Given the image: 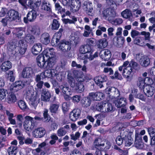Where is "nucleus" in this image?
<instances>
[{
    "label": "nucleus",
    "mask_w": 155,
    "mask_h": 155,
    "mask_svg": "<svg viewBox=\"0 0 155 155\" xmlns=\"http://www.w3.org/2000/svg\"><path fill=\"white\" fill-rule=\"evenodd\" d=\"M16 35L18 38H21L23 35V31L21 28H17L16 30Z\"/></svg>",
    "instance_id": "nucleus-55"
},
{
    "label": "nucleus",
    "mask_w": 155,
    "mask_h": 155,
    "mask_svg": "<svg viewBox=\"0 0 155 155\" xmlns=\"http://www.w3.org/2000/svg\"><path fill=\"white\" fill-rule=\"evenodd\" d=\"M150 137V145L152 147H155V135Z\"/></svg>",
    "instance_id": "nucleus-64"
},
{
    "label": "nucleus",
    "mask_w": 155,
    "mask_h": 155,
    "mask_svg": "<svg viewBox=\"0 0 155 155\" xmlns=\"http://www.w3.org/2000/svg\"><path fill=\"white\" fill-rule=\"evenodd\" d=\"M94 50L93 49L86 51L83 54H81V56H80V58L81 59H88L90 61L92 60L94 58L97 57L98 56V53L95 52L93 54Z\"/></svg>",
    "instance_id": "nucleus-6"
},
{
    "label": "nucleus",
    "mask_w": 155,
    "mask_h": 155,
    "mask_svg": "<svg viewBox=\"0 0 155 155\" xmlns=\"http://www.w3.org/2000/svg\"><path fill=\"white\" fill-rule=\"evenodd\" d=\"M7 151L9 155H16L18 152V147L15 146H11L8 148Z\"/></svg>",
    "instance_id": "nucleus-38"
},
{
    "label": "nucleus",
    "mask_w": 155,
    "mask_h": 155,
    "mask_svg": "<svg viewBox=\"0 0 155 155\" xmlns=\"http://www.w3.org/2000/svg\"><path fill=\"white\" fill-rule=\"evenodd\" d=\"M72 74L74 78H82L84 80V81H85L86 82L91 80V78H89L87 76H84L82 72L74 70L72 71Z\"/></svg>",
    "instance_id": "nucleus-21"
},
{
    "label": "nucleus",
    "mask_w": 155,
    "mask_h": 155,
    "mask_svg": "<svg viewBox=\"0 0 155 155\" xmlns=\"http://www.w3.org/2000/svg\"><path fill=\"white\" fill-rule=\"evenodd\" d=\"M51 97L50 93L48 91H45L41 95L42 100L44 101H48Z\"/></svg>",
    "instance_id": "nucleus-40"
},
{
    "label": "nucleus",
    "mask_w": 155,
    "mask_h": 155,
    "mask_svg": "<svg viewBox=\"0 0 155 155\" xmlns=\"http://www.w3.org/2000/svg\"><path fill=\"white\" fill-rule=\"evenodd\" d=\"M66 5L71 7V10L73 12L78 11L81 6V2L80 0H65Z\"/></svg>",
    "instance_id": "nucleus-4"
},
{
    "label": "nucleus",
    "mask_w": 155,
    "mask_h": 155,
    "mask_svg": "<svg viewBox=\"0 0 155 155\" xmlns=\"http://www.w3.org/2000/svg\"><path fill=\"white\" fill-rule=\"evenodd\" d=\"M144 79L147 86H150L153 83V80L151 78L147 77L144 78Z\"/></svg>",
    "instance_id": "nucleus-54"
},
{
    "label": "nucleus",
    "mask_w": 155,
    "mask_h": 155,
    "mask_svg": "<svg viewBox=\"0 0 155 155\" xmlns=\"http://www.w3.org/2000/svg\"><path fill=\"white\" fill-rule=\"evenodd\" d=\"M133 72V69L128 66L124 68L123 70L122 71V75L127 78H129L132 76V73Z\"/></svg>",
    "instance_id": "nucleus-27"
},
{
    "label": "nucleus",
    "mask_w": 155,
    "mask_h": 155,
    "mask_svg": "<svg viewBox=\"0 0 155 155\" xmlns=\"http://www.w3.org/2000/svg\"><path fill=\"white\" fill-rule=\"evenodd\" d=\"M45 56V54H40L36 58L38 66L41 68H45V64H46V61Z\"/></svg>",
    "instance_id": "nucleus-13"
},
{
    "label": "nucleus",
    "mask_w": 155,
    "mask_h": 155,
    "mask_svg": "<svg viewBox=\"0 0 155 155\" xmlns=\"http://www.w3.org/2000/svg\"><path fill=\"white\" fill-rule=\"evenodd\" d=\"M70 136L71 140L76 141L79 138L80 134L79 132L78 131L75 133L74 135V134H72Z\"/></svg>",
    "instance_id": "nucleus-57"
},
{
    "label": "nucleus",
    "mask_w": 155,
    "mask_h": 155,
    "mask_svg": "<svg viewBox=\"0 0 155 155\" xmlns=\"http://www.w3.org/2000/svg\"><path fill=\"white\" fill-rule=\"evenodd\" d=\"M70 103L69 102H64L62 104V110L63 113L65 114L70 109Z\"/></svg>",
    "instance_id": "nucleus-44"
},
{
    "label": "nucleus",
    "mask_w": 155,
    "mask_h": 155,
    "mask_svg": "<svg viewBox=\"0 0 155 155\" xmlns=\"http://www.w3.org/2000/svg\"><path fill=\"white\" fill-rule=\"evenodd\" d=\"M38 15L39 14L35 10H33L29 11L26 17L24 18V22L26 24L28 23L29 21L33 22L35 21Z\"/></svg>",
    "instance_id": "nucleus-7"
},
{
    "label": "nucleus",
    "mask_w": 155,
    "mask_h": 155,
    "mask_svg": "<svg viewBox=\"0 0 155 155\" xmlns=\"http://www.w3.org/2000/svg\"><path fill=\"white\" fill-rule=\"evenodd\" d=\"M42 50V45L41 44L38 43L35 44L32 48L31 52L33 54L37 55Z\"/></svg>",
    "instance_id": "nucleus-22"
},
{
    "label": "nucleus",
    "mask_w": 155,
    "mask_h": 155,
    "mask_svg": "<svg viewBox=\"0 0 155 155\" xmlns=\"http://www.w3.org/2000/svg\"><path fill=\"white\" fill-rule=\"evenodd\" d=\"M40 41L43 44L47 45L50 42V38L49 33L45 32L42 34L41 36Z\"/></svg>",
    "instance_id": "nucleus-23"
},
{
    "label": "nucleus",
    "mask_w": 155,
    "mask_h": 155,
    "mask_svg": "<svg viewBox=\"0 0 155 155\" xmlns=\"http://www.w3.org/2000/svg\"><path fill=\"white\" fill-rule=\"evenodd\" d=\"M12 67V64L9 61H7L4 62L1 66V68L3 71L6 72L10 69Z\"/></svg>",
    "instance_id": "nucleus-28"
},
{
    "label": "nucleus",
    "mask_w": 155,
    "mask_h": 155,
    "mask_svg": "<svg viewBox=\"0 0 155 155\" xmlns=\"http://www.w3.org/2000/svg\"><path fill=\"white\" fill-rule=\"evenodd\" d=\"M148 131L150 135V137L155 135V128L149 127L148 129Z\"/></svg>",
    "instance_id": "nucleus-62"
},
{
    "label": "nucleus",
    "mask_w": 155,
    "mask_h": 155,
    "mask_svg": "<svg viewBox=\"0 0 155 155\" xmlns=\"http://www.w3.org/2000/svg\"><path fill=\"white\" fill-rule=\"evenodd\" d=\"M24 85L25 84L22 81L20 80L16 81L12 84L13 88L16 92L22 89Z\"/></svg>",
    "instance_id": "nucleus-30"
},
{
    "label": "nucleus",
    "mask_w": 155,
    "mask_h": 155,
    "mask_svg": "<svg viewBox=\"0 0 155 155\" xmlns=\"http://www.w3.org/2000/svg\"><path fill=\"white\" fill-rule=\"evenodd\" d=\"M89 98H90L91 101H97L98 99H97V92H91L89 94V95L88 96Z\"/></svg>",
    "instance_id": "nucleus-51"
},
{
    "label": "nucleus",
    "mask_w": 155,
    "mask_h": 155,
    "mask_svg": "<svg viewBox=\"0 0 155 155\" xmlns=\"http://www.w3.org/2000/svg\"><path fill=\"white\" fill-rule=\"evenodd\" d=\"M41 79L42 80L41 76L39 74L36 75L35 80L37 83L36 86L38 89H41L42 88L44 84V81H41Z\"/></svg>",
    "instance_id": "nucleus-33"
},
{
    "label": "nucleus",
    "mask_w": 155,
    "mask_h": 155,
    "mask_svg": "<svg viewBox=\"0 0 155 155\" xmlns=\"http://www.w3.org/2000/svg\"><path fill=\"white\" fill-rule=\"evenodd\" d=\"M81 111L78 108L73 109L69 114V118L71 121H76L80 116Z\"/></svg>",
    "instance_id": "nucleus-11"
},
{
    "label": "nucleus",
    "mask_w": 155,
    "mask_h": 155,
    "mask_svg": "<svg viewBox=\"0 0 155 155\" xmlns=\"http://www.w3.org/2000/svg\"><path fill=\"white\" fill-rule=\"evenodd\" d=\"M124 141V143L125 146L129 147L133 143L134 140L132 138L131 135L129 134L124 136L123 139Z\"/></svg>",
    "instance_id": "nucleus-29"
},
{
    "label": "nucleus",
    "mask_w": 155,
    "mask_h": 155,
    "mask_svg": "<svg viewBox=\"0 0 155 155\" xmlns=\"http://www.w3.org/2000/svg\"><path fill=\"white\" fill-rule=\"evenodd\" d=\"M117 43L118 44H120L123 45L125 41L124 38L123 37H117Z\"/></svg>",
    "instance_id": "nucleus-58"
},
{
    "label": "nucleus",
    "mask_w": 155,
    "mask_h": 155,
    "mask_svg": "<svg viewBox=\"0 0 155 155\" xmlns=\"http://www.w3.org/2000/svg\"><path fill=\"white\" fill-rule=\"evenodd\" d=\"M31 33L34 35L38 36L40 34V31L36 28H33L31 30Z\"/></svg>",
    "instance_id": "nucleus-59"
},
{
    "label": "nucleus",
    "mask_w": 155,
    "mask_h": 155,
    "mask_svg": "<svg viewBox=\"0 0 155 155\" xmlns=\"http://www.w3.org/2000/svg\"><path fill=\"white\" fill-rule=\"evenodd\" d=\"M137 85L141 90H143L148 86L146 85L144 78L141 77H139L137 81Z\"/></svg>",
    "instance_id": "nucleus-32"
},
{
    "label": "nucleus",
    "mask_w": 155,
    "mask_h": 155,
    "mask_svg": "<svg viewBox=\"0 0 155 155\" xmlns=\"http://www.w3.org/2000/svg\"><path fill=\"white\" fill-rule=\"evenodd\" d=\"M34 37L30 34H28L25 38V41L27 43L30 44L33 43L34 41Z\"/></svg>",
    "instance_id": "nucleus-46"
},
{
    "label": "nucleus",
    "mask_w": 155,
    "mask_h": 155,
    "mask_svg": "<svg viewBox=\"0 0 155 155\" xmlns=\"http://www.w3.org/2000/svg\"><path fill=\"white\" fill-rule=\"evenodd\" d=\"M65 64L61 62L55 67V69H47L39 74L41 76L42 80L47 78H51L57 76L61 68H63Z\"/></svg>",
    "instance_id": "nucleus-1"
},
{
    "label": "nucleus",
    "mask_w": 155,
    "mask_h": 155,
    "mask_svg": "<svg viewBox=\"0 0 155 155\" xmlns=\"http://www.w3.org/2000/svg\"><path fill=\"white\" fill-rule=\"evenodd\" d=\"M45 2V1L42 2L41 5V9L49 12H51V5L49 3H48L46 2Z\"/></svg>",
    "instance_id": "nucleus-42"
},
{
    "label": "nucleus",
    "mask_w": 155,
    "mask_h": 155,
    "mask_svg": "<svg viewBox=\"0 0 155 155\" xmlns=\"http://www.w3.org/2000/svg\"><path fill=\"white\" fill-rule=\"evenodd\" d=\"M100 57L104 61H108L111 57V53L110 51L107 49H104L101 51L99 53Z\"/></svg>",
    "instance_id": "nucleus-16"
},
{
    "label": "nucleus",
    "mask_w": 155,
    "mask_h": 155,
    "mask_svg": "<svg viewBox=\"0 0 155 155\" xmlns=\"http://www.w3.org/2000/svg\"><path fill=\"white\" fill-rule=\"evenodd\" d=\"M107 42L106 39L103 38L99 40L97 46L98 48L104 49L107 47Z\"/></svg>",
    "instance_id": "nucleus-37"
},
{
    "label": "nucleus",
    "mask_w": 155,
    "mask_h": 155,
    "mask_svg": "<svg viewBox=\"0 0 155 155\" xmlns=\"http://www.w3.org/2000/svg\"><path fill=\"white\" fill-rule=\"evenodd\" d=\"M6 91L3 88H0V101L3 100L6 96Z\"/></svg>",
    "instance_id": "nucleus-56"
},
{
    "label": "nucleus",
    "mask_w": 155,
    "mask_h": 155,
    "mask_svg": "<svg viewBox=\"0 0 155 155\" xmlns=\"http://www.w3.org/2000/svg\"><path fill=\"white\" fill-rule=\"evenodd\" d=\"M81 99L80 95H75L72 97V101L74 103H78Z\"/></svg>",
    "instance_id": "nucleus-53"
},
{
    "label": "nucleus",
    "mask_w": 155,
    "mask_h": 155,
    "mask_svg": "<svg viewBox=\"0 0 155 155\" xmlns=\"http://www.w3.org/2000/svg\"><path fill=\"white\" fill-rule=\"evenodd\" d=\"M93 38H87L86 40V44L81 46L79 49L80 53L83 54L86 51L93 49L91 46H94V41L92 40Z\"/></svg>",
    "instance_id": "nucleus-5"
},
{
    "label": "nucleus",
    "mask_w": 155,
    "mask_h": 155,
    "mask_svg": "<svg viewBox=\"0 0 155 155\" xmlns=\"http://www.w3.org/2000/svg\"><path fill=\"white\" fill-rule=\"evenodd\" d=\"M75 78L77 82L74 83V87L78 92L81 93L83 92L84 89V80L82 78L76 77Z\"/></svg>",
    "instance_id": "nucleus-9"
},
{
    "label": "nucleus",
    "mask_w": 155,
    "mask_h": 155,
    "mask_svg": "<svg viewBox=\"0 0 155 155\" xmlns=\"http://www.w3.org/2000/svg\"><path fill=\"white\" fill-rule=\"evenodd\" d=\"M24 120V117L21 114H18L17 116V123L19 127H21L22 126Z\"/></svg>",
    "instance_id": "nucleus-49"
},
{
    "label": "nucleus",
    "mask_w": 155,
    "mask_h": 155,
    "mask_svg": "<svg viewBox=\"0 0 155 155\" xmlns=\"http://www.w3.org/2000/svg\"><path fill=\"white\" fill-rule=\"evenodd\" d=\"M8 46L9 49H11V51H12L13 54H16V53H18L16 50L17 49V46L15 42H12L9 43Z\"/></svg>",
    "instance_id": "nucleus-45"
},
{
    "label": "nucleus",
    "mask_w": 155,
    "mask_h": 155,
    "mask_svg": "<svg viewBox=\"0 0 155 155\" xmlns=\"http://www.w3.org/2000/svg\"><path fill=\"white\" fill-rule=\"evenodd\" d=\"M107 80V77L103 75L95 78L94 81L97 85L101 88L103 87V83L106 82Z\"/></svg>",
    "instance_id": "nucleus-14"
},
{
    "label": "nucleus",
    "mask_w": 155,
    "mask_h": 155,
    "mask_svg": "<svg viewBox=\"0 0 155 155\" xmlns=\"http://www.w3.org/2000/svg\"><path fill=\"white\" fill-rule=\"evenodd\" d=\"M122 16L124 18L128 19L129 20L131 19V17L132 16V14L131 11L126 9L123 11L121 13Z\"/></svg>",
    "instance_id": "nucleus-31"
},
{
    "label": "nucleus",
    "mask_w": 155,
    "mask_h": 155,
    "mask_svg": "<svg viewBox=\"0 0 155 155\" xmlns=\"http://www.w3.org/2000/svg\"><path fill=\"white\" fill-rule=\"evenodd\" d=\"M97 99H98V100H97V101H99L103 99L104 97V94L101 92H97Z\"/></svg>",
    "instance_id": "nucleus-61"
},
{
    "label": "nucleus",
    "mask_w": 155,
    "mask_h": 155,
    "mask_svg": "<svg viewBox=\"0 0 155 155\" xmlns=\"http://www.w3.org/2000/svg\"><path fill=\"white\" fill-rule=\"evenodd\" d=\"M142 137L139 133L136 132L135 134L134 144L136 147H140L143 145Z\"/></svg>",
    "instance_id": "nucleus-25"
},
{
    "label": "nucleus",
    "mask_w": 155,
    "mask_h": 155,
    "mask_svg": "<svg viewBox=\"0 0 155 155\" xmlns=\"http://www.w3.org/2000/svg\"><path fill=\"white\" fill-rule=\"evenodd\" d=\"M104 72L105 73L109 72V75H111L113 74L114 71L112 68H104Z\"/></svg>",
    "instance_id": "nucleus-63"
},
{
    "label": "nucleus",
    "mask_w": 155,
    "mask_h": 155,
    "mask_svg": "<svg viewBox=\"0 0 155 155\" xmlns=\"http://www.w3.org/2000/svg\"><path fill=\"white\" fill-rule=\"evenodd\" d=\"M33 74V69L28 66L24 67L21 72V77L23 78L30 79L32 78Z\"/></svg>",
    "instance_id": "nucleus-10"
},
{
    "label": "nucleus",
    "mask_w": 155,
    "mask_h": 155,
    "mask_svg": "<svg viewBox=\"0 0 155 155\" xmlns=\"http://www.w3.org/2000/svg\"><path fill=\"white\" fill-rule=\"evenodd\" d=\"M8 14L9 18L12 20H16L17 21V20H18L19 21L20 19L18 12L15 10L11 9L9 10Z\"/></svg>",
    "instance_id": "nucleus-18"
},
{
    "label": "nucleus",
    "mask_w": 155,
    "mask_h": 155,
    "mask_svg": "<svg viewBox=\"0 0 155 155\" xmlns=\"http://www.w3.org/2000/svg\"><path fill=\"white\" fill-rule=\"evenodd\" d=\"M85 4L84 3V6L85 7L86 10L87 14L89 16H90L91 17L93 16L94 15V14L92 13V11L93 10V7L92 6V3L88 2L86 5H85Z\"/></svg>",
    "instance_id": "nucleus-34"
},
{
    "label": "nucleus",
    "mask_w": 155,
    "mask_h": 155,
    "mask_svg": "<svg viewBox=\"0 0 155 155\" xmlns=\"http://www.w3.org/2000/svg\"><path fill=\"white\" fill-rule=\"evenodd\" d=\"M60 24L59 21L56 19L53 20L51 25V29L53 30H57L60 26Z\"/></svg>",
    "instance_id": "nucleus-47"
},
{
    "label": "nucleus",
    "mask_w": 155,
    "mask_h": 155,
    "mask_svg": "<svg viewBox=\"0 0 155 155\" xmlns=\"http://www.w3.org/2000/svg\"><path fill=\"white\" fill-rule=\"evenodd\" d=\"M96 109L98 111H101L103 109V103H98L96 105Z\"/></svg>",
    "instance_id": "nucleus-60"
},
{
    "label": "nucleus",
    "mask_w": 155,
    "mask_h": 155,
    "mask_svg": "<svg viewBox=\"0 0 155 155\" xmlns=\"http://www.w3.org/2000/svg\"><path fill=\"white\" fill-rule=\"evenodd\" d=\"M17 104L20 108L23 110H25L28 108L26 103L23 100H19L17 102Z\"/></svg>",
    "instance_id": "nucleus-43"
},
{
    "label": "nucleus",
    "mask_w": 155,
    "mask_h": 155,
    "mask_svg": "<svg viewBox=\"0 0 155 155\" xmlns=\"http://www.w3.org/2000/svg\"><path fill=\"white\" fill-rule=\"evenodd\" d=\"M150 88H152L151 86H148L147 87H146L143 90L145 95L148 97H152L153 94V91L150 90Z\"/></svg>",
    "instance_id": "nucleus-41"
},
{
    "label": "nucleus",
    "mask_w": 155,
    "mask_h": 155,
    "mask_svg": "<svg viewBox=\"0 0 155 155\" xmlns=\"http://www.w3.org/2000/svg\"><path fill=\"white\" fill-rule=\"evenodd\" d=\"M26 98L29 100V104L30 105L35 109L39 103V99L37 96L34 95L30 91H28L26 93Z\"/></svg>",
    "instance_id": "nucleus-3"
},
{
    "label": "nucleus",
    "mask_w": 155,
    "mask_h": 155,
    "mask_svg": "<svg viewBox=\"0 0 155 155\" xmlns=\"http://www.w3.org/2000/svg\"><path fill=\"white\" fill-rule=\"evenodd\" d=\"M66 131L64 129V128H61L57 130V135L59 137L64 136L66 133Z\"/></svg>",
    "instance_id": "nucleus-52"
},
{
    "label": "nucleus",
    "mask_w": 155,
    "mask_h": 155,
    "mask_svg": "<svg viewBox=\"0 0 155 155\" xmlns=\"http://www.w3.org/2000/svg\"><path fill=\"white\" fill-rule=\"evenodd\" d=\"M41 4V0H29L28 3V6L32 9H36Z\"/></svg>",
    "instance_id": "nucleus-19"
},
{
    "label": "nucleus",
    "mask_w": 155,
    "mask_h": 155,
    "mask_svg": "<svg viewBox=\"0 0 155 155\" xmlns=\"http://www.w3.org/2000/svg\"><path fill=\"white\" fill-rule=\"evenodd\" d=\"M124 138V137L118 135L116 138L115 141L116 143L119 146L121 145L123 143H124V141L123 139Z\"/></svg>",
    "instance_id": "nucleus-50"
},
{
    "label": "nucleus",
    "mask_w": 155,
    "mask_h": 155,
    "mask_svg": "<svg viewBox=\"0 0 155 155\" xmlns=\"http://www.w3.org/2000/svg\"><path fill=\"white\" fill-rule=\"evenodd\" d=\"M59 105V103L58 102H53L50 104L49 109L52 115L58 112Z\"/></svg>",
    "instance_id": "nucleus-20"
},
{
    "label": "nucleus",
    "mask_w": 155,
    "mask_h": 155,
    "mask_svg": "<svg viewBox=\"0 0 155 155\" xmlns=\"http://www.w3.org/2000/svg\"><path fill=\"white\" fill-rule=\"evenodd\" d=\"M91 101L88 96L87 97H85L81 100V104L82 106L87 107L89 106L91 104Z\"/></svg>",
    "instance_id": "nucleus-36"
},
{
    "label": "nucleus",
    "mask_w": 155,
    "mask_h": 155,
    "mask_svg": "<svg viewBox=\"0 0 155 155\" xmlns=\"http://www.w3.org/2000/svg\"><path fill=\"white\" fill-rule=\"evenodd\" d=\"M52 42L51 41V45L54 46H59V48L63 52H67L70 50L71 48V43L68 41H66L65 39L61 40L60 41H59L57 45H54L52 44Z\"/></svg>",
    "instance_id": "nucleus-2"
},
{
    "label": "nucleus",
    "mask_w": 155,
    "mask_h": 155,
    "mask_svg": "<svg viewBox=\"0 0 155 155\" xmlns=\"http://www.w3.org/2000/svg\"><path fill=\"white\" fill-rule=\"evenodd\" d=\"M46 133V131L43 128H38L34 131L35 137L37 138H41L43 137Z\"/></svg>",
    "instance_id": "nucleus-26"
},
{
    "label": "nucleus",
    "mask_w": 155,
    "mask_h": 155,
    "mask_svg": "<svg viewBox=\"0 0 155 155\" xmlns=\"http://www.w3.org/2000/svg\"><path fill=\"white\" fill-rule=\"evenodd\" d=\"M63 31V29L62 28L59 29V31L56 32L53 36L51 41L52 42V44L54 45H57V43L60 41L62 36V33Z\"/></svg>",
    "instance_id": "nucleus-15"
},
{
    "label": "nucleus",
    "mask_w": 155,
    "mask_h": 155,
    "mask_svg": "<svg viewBox=\"0 0 155 155\" xmlns=\"http://www.w3.org/2000/svg\"><path fill=\"white\" fill-rule=\"evenodd\" d=\"M140 62L142 66L146 68L150 64V58L147 56L143 55L141 56L140 59Z\"/></svg>",
    "instance_id": "nucleus-24"
},
{
    "label": "nucleus",
    "mask_w": 155,
    "mask_h": 155,
    "mask_svg": "<svg viewBox=\"0 0 155 155\" xmlns=\"http://www.w3.org/2000/svg\"><path fill=\"white\" fill-rule=\"evenodd\" d=\"M45 57L47 58L46 59L47 64H45V69H55V67L56 66L55 65V60L53 57H50L49 55V53L48 52H46L45 53Z\"/></svg>",
    "instance_id": "nucleus-8"
},
{
    "label": "nucleus",
    "mask_w": 155,
    "mask_h": 155,
    "mask_svg": "<svg viewBox=\"0 0 155 155\" xmlns=\"http://www.w3.org/2000/svg\"><path fill=\"white\" fill-rule=\"evenodd\" d=\"M17 101V98L15 95L12 93L8 94L7 101L9 104L14 103Z\"/></svg>",
    "instance_id": "nucleus-35"
},
{
    "label": "nucleus",
    "mask_w": 155,
    "mask_h": 155,
    "mask_svg": "<svg viewBox=\"0 0 155 155\" xmlns=\"http://www.w3.org/2000/svg\"><path fill=\"white\" fill-rule=\"evenodd\" d=\"M48 110L46 108L44 109L43 113V116L44 119L46 121L48 122L50 120V116L48 113Z\"/></svg>",
    "instance_id": "nucleus-48"
},
{
    "label": "nucleus",
    "mask_w": 155,
    "mask_h": 155,
    "mask_svg": "<svg viewBox=\"0 0 155 155\" xmlns=\"http://www.w3.org/2000/svg\"><path fill=\"white\" fill-rule=\"evenodd\" d=\"M128 67L135 70H138L140 68V65L134 59H132L130 62Z\"/></svg>",
    "instance_id": "nucleus-39"
},
{
    "label": "nucleus",
    "mask_w": 155,
    "mask_h": 155,
    "mask_svg": "<svg viewBox=\"0 0 155 155\" xmlns=\"http://www.w3.org/2000/svg\"><path fill=\"white\" fill-rule=\"evenodd\" d=\"M18 46L17 47V49H18V53H16L20 54H23L26 51L27 45L24 42V40H21L18 41Z\"/></svg>",
    "instance_id": "nucleus-12"
},
{
    "label": "nucleus",
    "mask_w": 155,
    "mask_h": 155,
    "mask_svg": "<svg viewBox=\"0 0 155 155\" xmlns=\"http://www.w3.org/2000/svg\"><path fill=\"white\" fill-rule=\"evenodd\" d=\"M114 102L117 108L125 107L127 104L126 99L124 97L117 98L114 101Z\"/></svg>",
    "instance_id": "nucleus-17"
}]
</instances>
